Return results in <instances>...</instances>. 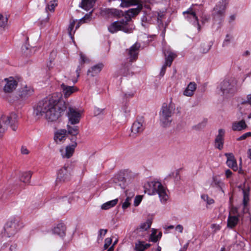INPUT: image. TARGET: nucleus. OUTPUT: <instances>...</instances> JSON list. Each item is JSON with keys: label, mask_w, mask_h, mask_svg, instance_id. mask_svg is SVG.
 Listing matches in <instances>:
<instances>
[{"label": "nucleus", "mask_w": 251, "mask_h": 251, "mask_svg": "<svg viewBox=\"0 0 251 251\" xmlns=\"http://www.w3.org/2000/svg\"><path fill=\"white\" fill-rule=\"evenodd\" d=\"M232 212L234 214H236L237 213V209L236 208H233Z\"/></svg>", "instance_id": "69168bd1"}, {"label": "nucleus", "mask_w": 251, "mask_h": 251, "mask_svg": "<svg viewBox=\"0 0 251 251\" xmlns=\"http://www.w3.org/2000/svg\"><path fill=\"white\" fill-rule=\"evenodd\" d=\"M102 111V110L99 109V108H96L95 109V115H99L100 114V113H101Z\"/></svg>", "instance_id": "4d7b16f0"}, {"label": "nucleus", "mask_w": 251, "mask_h": 251, "mask_svg": "<svg viewBox=\"0 0 251 251\" xmlns=\"http://www.w3.org/2000/svg\"><path fill=\"white\" fill-rule=\"evenodd\" d=\"M225 131L223 129H220L218 131V134L217 135L215 141H223L225 136Z\"/></svg>", "instance_id": "473e14b6"}, {"label": "nucleus", "mask_w": 251, "mask_h": 251, "mask_svg": "<svg viewBox=\"0 0 251 251\" xmlns=\"http://www.w3.org/2000/svg\"><path fill=\"white\" fill-rule=\"evenodd\" d=\"M150 246L149 244H144V242L139 241L135 244L136 251H144Z\"/></svg>", "instance_id": "c756f323"}, {"label": "nucleus", "mask_w": 251, "mask_h": 251, "mask_svg": "<svg viewBox=\"0 0 251 251\" xmlns=\"http://www.w3.org/2000/svg\"><path fill=\"white\" fill-rule=\"evenodd\" d=\"M227 3V0H221L213 8L212 16L214 23L221 24L224 21Z\"/></svg>", "instance_id": "423d86ee"}, {"label": "nucleus", "mask_w": 251, "mask_h": 251, "mask_svg": "<svg viewBox=\"0 0 251 251\" xmlns=\"http://www.w3.org/2000/svg\"><path fill=\"white\" fill-rule=\"evenodd\" d=\"M196 89V83L195 82H190L185 90L184 91L183 95L187 97H191L193 95Z\"/></svg>", "instance_id": "a878e982"}, {"label": "nucleus", "mask_w": 251, "mask_h": 251, "mask_svg": "<svg viewBox=\"0 0 251 251\" xmlns=\"http://www.w3.org/2000/svg\"><path fill=\"white\" fill-rule=\"evenodd\" d=\"M77 143L73 142L72 144L61 147L59 149V152L62 158L67 159L71 158L73 155Z\"/></svg>", "instance_id": "4468645a"}, {"label": "nucleus", "mask_w": 251, "mask_h": 251, "mask_svg": "<svg viewBox=\"0 0 251 251\" xmlns=\"http://www.w3.org/2000/svg\"><path fill=\"white\" fill-rule=\"evenodd\" d=\"M75 25V21L74 20L71 21L69 27H68V32L69 33V35L71 37L72 36V30L74 28V27Z\"/></svg>", "instance_id": "ea45409f"}, {"label": "nucleus", "mask_w": 251, "mask_h": 251, "mask_svg": "<svg viewBox=\"0 0 251 251\" xmlns=\"http://www.w3.org/2000/svg\"><path fill=\"white\" fill-rule=\"evenodd\" d=\"M214 146L215 148L221 150L223 148V142H215Z\"/></svg>", "instance_id": "de8ad7c7"}, {"label": "nucleus", "mask_w": 251, "mask_h": 251, "mask_svg": "<svg viewBox=\"0 0 251 251\" xmlns=\"http://www.w3.org/2000/svg\"><path fill=\"white\" fill-rule=\"evenodd\" d=\"M22 224L20 223L19 217H14L8 221L5 226L4 229L9 237L15 235L22 227Z\"/></svg>", "instance_id": "1a4fd4ad"}, {"label": "nucleus", "mask_w": 251, "mask_h": 251, "mask_svg": "<svg viewBox=\"0 0 251 251\" xmlns=\"http://www.w3.org/2000/svg\"><path fill=\"white\" fill-rule=\"evenodd\" d=\"M226 178H229L232 176V173L230 170H226L225 173Z\"/></svg>", "instance_id": "5fc2aeb1"}, {"label": "nucleus", "mask_w": 251, "mask_h": 251, "mask_svg": "<svg viewBox=\"0 0 251 251\" xmlns=\"http://www.w3.org/2000/svg\"><path fill=\"white\" fill-rule=\"evenodd\" d=\"M131 201V198L129 197L126 198L125 201L123 202L122 204V208L124 209L127 208L130 204V201Z\"/></svg>", "instance_id": "a19ab883"}, {"label": "nucleus", "mask_w": 251, "mask_h": 251, "mask_svg": "<svg viewBox=\"0 0 251 251\" xmlns=\"http://www.w3.org/2000/svg\"><path fill=\"white\" fill-rule=\"evenodd\" d=\"M247 126L244 120L234 122L232 124L231 128L233 131H241L246 129Z\"/></svg>", "instance_id": "b1692460"}, {"label": "nucleus", "mask_w": 251, "mask_h": 251, "mask_svg": "<svg viewBox=\"0 0 251 251\" xmlns=\"http://www.w3.org/2000/svg\"><path fill=\"white\" fill-rule=\"evenodd\" d=\"M198 9L195 8L194 5H192L186 11L183 12L185 18L190 23L196 26L198 31L201 30V26L199 23L198 18L197 16Z\"/></svg>", "instance_id": "9d476101"}, {"label": "nucleus", "mask_w": 251, "mask_h": 251, "mask_svg": "<svg viewBox=\"0 0 251 251\" xmlns=\"http://www.w3.org/2000/svg\"><path fill=\"white\" fill-rule=\"evenodd\" d=\"M164 54L165 56V63L162 67L160 75L161 76H163L166 72V67L170 66L172 63L176 56V55L174 52H172L169 49L167 50H164Z\"/></svg>", "instance_id": "f8f14e48"}, {"label": "nucleus", "mask_w": 251, "mask_h": 251, "mask_svg": "<svg viewBox=\"0 0 251 251\" xmlns=\"http://www.w3.org/2000/svg\"><path fill=\"white\" fill-rule=\"evenodd\" d=\"M18 116L17 115L12 112L9 115H2L0 117V137L7 130L9 126L12 129L15 131L17 128Z\"/></svg>", "instance_id": "7ed1b4c3"}, {"label": "nucleus", "mask_w": 251, "mask_h": 251, "mask_svg": "<svg viewBox=\"0 0 251 251\" xmlns=\"http://www.w3.org/2000/svg\"><path fill=\"white\" fill-rule=\"evenodd\" d=\"M68 133L67 134V131L65 129H59L57 130L54 135V139L55 141L57 140L61 141L62 140H66L69 134L71 135V138H69L71 140H76L77 139L76 135L78 134V126H71L70 125H67Z\"/></svg>", "instance_id": "39448f33"}, {"label": "nucleus", "mask_w": 251, "mask_h": 251, "mask_svg": "<svg viewBox=\"0 0 251 251\" xmlns=\"http://www.w3.org/2000/svg\"><path fill=\"white\" fill-rule=\"evenodd\" d=\"M67 109L68 124L75 125L79 123L81 117L79 111L70 105L68 102L54 96H50L40 101L34 108L33 113L38 118L45 115L48 121L54 122Z\"/></svg>", "instance_id": "f257e3e1"}, {"label": "nucleus", "mask_w": 251, "mask_h": 251, "mask_svg": "<svg viewBox=\"0 0 251 251\" xmlns=\"http://www.w3.org/2000/svg\"><path fill=\"white\" fill-rule=\"evenodd\" d=\"M176 230L178 231L180 233H182L183 230V227L181 225H178L176 227Z\"/></svg>", "instance_id": "864d4df0"}, {"label": "nucleus", "mask_w": 251, "mask_h": 251, "mask_svg": "<svg viewBox=\"0 0 251 251\" xmlns=\"http://www.w3.org/2000/svg\"><path fill=\"white\" fill-rule=\"evenodd\" d=\"M122 11L114 8H105L102 11L103 15L106 17H120Z\"/></svg>", "instance_id": "412c9836"}, {"label": "nucleus", "mask_w": 251, "mask_h": 251, "mask_svg": "<svg viewBox=\"0 0 251 251\" xmlns=\"http://www.w3.org/2000/svg\"><path fill=\"white\" fill-rule=\"evenodd\" d=\"M62 202H64L65 204H67L69 205L71 203L72 199L71 198H68L67 197H65L62 198Z\"/></svg>", "instance_id": "49530a36"}, {"label": "nucleus", "mask_w": 251, "mask_h": 251, "mask_svg": "<svg viewBox=\"0 0 251 251\" xmlns=\"http://www.w3.org/2000/svg\"><path fill=\"white\" fill-rule=\"evenodd\" d=\"M175 104L172 100L169 103L163 104L160 112V120L163 126H169L172 122L171 117L175 112Z\"/></svg>", "instance_id": "20e7f679"}, {"label": "nucleus", "mask_w": 251, "mask_h": 251, "mask_svg": "<svg viewBox=\"0 0 251 251\" xmlns=\"http://www.w3.org/2000/svg\"><path fill=\"white\" fill-rule=\"evenodd\" d=\"M104 65L102 63H99L91 67L87 71V75L94 76L100 73Z\"/></svg>", "instance_id": "4be33fe9"}, {"label": "nucleus", "mask_w": 251, "mask_h": 251, "mask_svg": "<svg viewBox=\"0 0 251 251\" xmlns=\"http://www.w3.org/2000/svg\"><path fill=\"white\" fill-rule=\"evenodd\" d=\"M96 0H82L79 6L85 10H89L94 5Z\"/></svg>", "instance_id": "bb28decb"}, {"label": "nucleus", "mask_w": 251, "mask_h": 251, "mask_svg": "<svg viewBox=\"0 0 251 251\" xmlns=\"http://www.w3.org/2000/svg\"><path fill=\"white\" fill-rule=\"evenodd\" d=\"M150 240L153 242H156L158 240L157 236L156 235V231L152 229V232L150 235Z\"/></svg>", "instance_id": "58836bf2"}, {"label": "nucleus", "mask_w": 251, "mask_h": 251, "mask_svg": "<svg viewBox=\"0 0 251 251\" xmlns=\"http://www.w3.org/2000/svg\"><path fill=\"white\" fill-rule=\"evenodd\" d=\"M34 93V90L30 86L25 85L21 86L18 91V95L22 100H25L31 97Z\"/></svg>", "instance_id": "ddd939ff"}, {"label": "nucleus", "mask_w": 251, "mask_h": 251, "mask_svg": "<svg viewBox=\"0 0 251 251\" xmlns=\"http://www.w3.org/2000/svg\"><path fill=\"white\" fill-rule=\"evenodd\" d=\"M230 22L233 21L235 19V16L234 15H231L229 17Z\"/></svg>", "instance_id": "052dcab7"}, {"label": "nucleus", "mask_w": 251, "mask_h": 251, "mask_svg": "<svg viewBox=\"0 0 251 251\" xmlns=\"http://www.w3.org/2000/svg\"><path fill=\"white\" fill-rule=\"evenodd\" d=\"M114 248V244H113L107 251H113Z\"/></svg>", "instance_id": "680f3d73"}, {"label": "nucleus", "mask_w": 251, "mask_h": 251, "mask_svg": "<svg viewBox=\"0 0 251 251\" xmlns=\"http://www.w3.org/2000/svg\"><path fill=\"white\" fill-rule=\"evenodd\" d=\"M152 221L148 219L145 222L141 223L136 229V232L139 236L145 237L148 233L147 230L151 227Z\"/></svg>", "instance_id": "f3484780"}, {"label": "nucleus", "mask_w": 251, "mask_h": 251, "mask_svg": "<svg viewBox=\"0 0 251 251\" xmlns=\"http://www.w3.org/2000/svg\"><path fill=\"white\" fill-rule=\"evenodd\" d=\"M206 123L205 122H202V123H200L198 125L199 128H201L202 127H204L205 126Z\"/></svg>", "instance_id": "13d9d810"}, {"label": "nucleus", "mask_w": 251, "mask_h": 251, "mask_svg": "<svg viewBox=\"0 0 251 251\" xmlns=\"http://www.w3.org/2000/svg\"><path fill=\"white\" fill-rule=\"evenodd\" d=\"M3 80L5 83L3 90L5 93H12L17 87V81L13 77L4 78Z\"/></svg>", "instance_id": "2eb2a0df"}, {"label": "nucleus", "mask_w": 251, "mask_h": 251, "mask_svg": "<svg viewBox=\"0 0 251 251\" xmlns=\"http://www.w3.org/2000/svg\"><path fill=\"white\" fill-rule=\"evenodd\" d=\"M157 237V238H158V240L160 239L161 236H162V233L161 232H159L157 235H156Z\"/></svg>", "instance_id": "338daca9"}, {"label": "nucleus", "mask_w": 251, "mask_h": 251, "mask_svg": "<svg viewBox=\"0 0 251 251\" xmlns=\"http://www.w3.org/2000/svg\"><path fill=\"white\" fill-rule=\"evenodd\" d=\"M145 192L149 195L158 194L162 203H165L169 199L167 189L159 181H151L144 185Z\"/></svg>", "instance_id": "f03ea898"}, {"label": "nucleus", "mask_w": 251, "mask_h": 251, "mask_svg": "<svg viewBox=\"0 0 251 251\" xmlns=\"http://www.w3.org/2000/svg\"><path fill=\"white\" fill-rule=\"evenodd\" d=\"M66 227L65 225L60 223L54 227L52 229V232L54 234H56L61 237H63L65 235Z\"/></svg>", "instance_id": "5701e85b"}, {"label": "nucleus", "mask_w": 251, "mask_h": 251, "mask_svg": "<svg viewBox=\"0 0 251 251\" xmlns=\"http://www.w3.org/2000/svg\"><path fill=\"white\" fill-rule=\"evenodd\" d=\"M112 240L111 238H107L105 239L103 249L106 250L112 243Z\"/></svg>", "instance_id": "4c0bfd02"}, {"label": "nucleus", "mask_w": 251, "mask_h": 251, "mask_svg": "<svg viewBox=\"0 0 251 251\" xmlns=\"http://www.w3.org/2000/svg\"><path fill=\"white\" fill-rule=\"evenodd\" d=\"M145 128V123L143 117L138 118L132 124L130 136L136 137L142 133Z\"/></svg>", "instance_id": "9b49d317"}, {"label": "nucleus", "mask_w": 251, "mask_h": 251, "mask_svg": "<svg viewBox=\"0 0 251 251\" xmlns=\"http://www.w3.org/2000/svg\"><path fill=\"white\" fill-rule=\"evenodd\" d=\"M107 232V229H101L99 231V238L104 236Z\"/></svg>", "instance_id": "09e8293b"}, {"label": "nucleus", "mask_w": 251, "mask_h": 251, "mask_svg": "<svg viewBox=\"0 0 251 251\" xmlns=\"http://www.w3.org/2000/svg\"><path fill=\"white\" fill-rule=\"evenodd\" d=\"M248 154L249 158L251 159V149H249Z\"/></svg>", "instance_id": "0e129e2a"}, {"label": "nucleus", "mask_w": 251, "mask_h": 251, "mask_svg": "<svg viewBox=\"0 0 251 251\" xmlns=\"http://www.w3.org/2000/svg\"><path fill=\"white\" fill-rule=\"evenodd\" d=\"M211 186L212 187L217 188L219 191H221L223 194H225L224 189L225 188V184L217 176H213Z\"/></svg>", "instance_id": "aec40b11"}, {"label": "nucleus", "mask_w": 251, "mask_h": 251, "mask_svg": "<svg viewBox=\"0 0 251 251\" xmlns=\"http://www.w3.org/2000/svg\"><path fill=\"white\" fill-rule=\"evenodd\" d=\"M32 176L31 172H24L21 174V180L24 183H28L29 182Z\"/></svg>", "instance_id": "7c9ffc66"}, {"label": "nucleus", "mask_w": 251, "mask_h": 251, "mask_svg": "<svg viewBox=\"0 0 251 251\" xmlns=\"http://www.w3.org/2000/svg\"><path fill=\"white\" fill-rule=\"evenodd\" d=\"M232 36H231L229 34H227L225 39L224 40V41L223 42V47L228 46V45L229 44L231 40L232 39Z\"/></svg>", "instance_id": "e433bc0d"}, {"label": "nucleus", "mask_w": 251, "mask_h": 251, "mask_svg": "<svg viewBox=\"0 0 251 251\" xmlns=\"http://www.w3.org/2000/svg\"><path fill=\"white\" fill-rule=\"evenodd\" d=\"M225 156L227 157L226 165L228 167L236 171L238 170V166L234 156L232 153H226Z\"/></svg>", "instance_id": "6ab92c4d"}, {"label": "nucleus", "mask_w": 251, "mask_h": 251, "mask_svg": "<svg viewBox=\"0 0 251 251\" xmlns=\"http://www.w3.org/2000/svg\"><path fill=\"white\" fill-rule=\"evenodd\" d=\"M118 201V200L117 199H116L113 200L107 201V202L103 203L101 205V208L102 209H104V210L108 209L114 206L117 203Z\"/></svg>", "instance_id": "c85d7f7f"}, {"label": "nucleus", "mask_w": 251, "mask_h": 251, "mask_svg": "<svg viewBox=\"0 0 251 251\" xmlns=\"http://www.w3.org/2000/svg\"><path fill=\"white\" fill-rule=\"evenodd\" d=\"M243 103H248L251 105V94L247 95V100L243 101Z\"/></svg>", "instance_id": "3c124183"}, {"label": "nucleus", "mask_w": 251, "mask_h": 251, "mask_svg": "<svg viewBox=\"0 0 251 251\" xmlns=\"http://www.w3.org/2000/svg\"><path fill=\"white\" fill-rule=\"evenodd\" d=\"M8 18L0 14V27L4 28L7 25Z\"/></svg>", "instance_id": "f704fd0d"}, {"label": "nucleus", "mask_w": 251, "mask_h": 251, "mask_svg": "<svg viewBox=\"0 0 251 251\" xmlns=\"http://www.w3.org/2000/svg\"><path fill=\"white\" fill-rule=\"evenodd\" d=\"M142 199V197L141 196H137L135 197L134 200V205L138 206L141 202Z\"/></svg>", "instance_id": "37998d69"}, {"label": "nucleus", "mask_w": 251, "mask_h": 251, "mask_svg": "<svg viewBox=\"0 0 251 251\" xmlns=\"http://www.w3.org/2000/svg\"><path fill=\"white\" fill-rule=\"evenodd\" d=\"M133 96L132 94H128L127 95L126 94H123L122 95V97L123 98H128V97H132Z\"/></svg>", "instance_id": "bf43d9fd"}, {"label": "nucleus", "mask_w": 251, "mask_h": 251, "mask_svg": "<svg viewBox=\"0 0 251 251\" xmlns=\"http://www.w3.org/2000/svg\"><path fill=\"white\" fill-rule=\"evenodd\" d=\"M81 67L80 66H78L77 69L76 70V77L75 79L72 78V81L74 83H75L77 81V78L79 76V73L81 70Z\"/></svg>", "instance_id": "79ce46f5"}, {"label": "nucleus", "mask_w": 251, "mask_h": 251, "mask_svg": "<svg viewBox=\"0 0 251 251\" xmlns=\"http://www.w3.org/2000/svg\"><path fill=\"white\" fill-rule=\"evenodd\" d=\"M239 222V217L237 215H231L230 213L227 219V227H234Z\"/></svg>", "instance_id": "cd10ccee"}, {"label": "nucleus", "mask_w": 251, "mask_h": 251, "mask_svg": "<svg viewBox=\"0 0 251 251\" xmlns=\"http://www.w3.org/2000/svg\"><path fill=\"white\" fill-rule=\"evenodd\" d=\"M80 64L85 63L88 61V59L85 56L84 54L82 53L80 54Z\"/></svg>", "instance_id": "c03bdc74"}, {"label": "nucleus", "mask_w": 251, "mask_h": 251, "mask_svg": "<svg viewBox=\"0 0 251 251\" xmlns=\"http://www.w3.org/2000/svg\"><path fill=\"white\" fill-rule=\"evenodd\" d=\"M164 14L163 13H158L156 11H151L149 13L144 15L142 19V25L143 26H145L146 23L150 24H154L157 22L159 27L163 26L162 19L164 17Z\"/></svg>", "instance_id": "0eeeda50"}, {"label": "nucleus", "mask_w": 251, "mask_h": 251, "mask_svg": "<svg viewBox=\"0 0 251 251\" xmlns=\"http://www.w3.org/2000/svg\"><path fill=\"white\" fill-rule=\"evenodd\" d=\"M140 48V44L136 43L128 50H126L127 54L130 61L132 62L137 59Z\"/></svg>", "instance_id": "dca6fc26"}, {"label": "nucleus", "mask_w": 251, "mask_h": 251, "mask_svg": "<svg viewBox=\"0 0 251 251\" xmlns=\"http://www.w3.org/2000/svg\"><path fill=\"white\" fill-rule=\"evenodd\" d=\"M61 87L66 98L69 97L72 93L77 91L76 87L67 86L64 83L61 85Z\"/></svg>", "instance_id": "393cba45"}, {"label": "nucleus", "mask_w": 251, "mask_h": 251, "mask_svg": "<svg viewBox=\"0 0 251 251\" xmlns=\"http://www.w3.org/2000/svg\"><path fill=\"white\" fill-rule=\"evenodd\" d=\"M236 81L233 79H226L219 85L218 88L220 90L223 96H228L232 95L236 91Z\"/></svg>", "instance_id": "6e6552de"}, {"label": "nucleus", "mask_w": 251, "mask_h": 251, "mask_svg": "<svg viewBox=\"0 0 251 251\" xmlns=\"http://www.w3.org/2000/svg\"><path fill=\"white\" fill-rule=\"evenodd\" d=\"M67 169L68 167L64 166L58 171L56 178L57 182H64L69 179L70 175Z\"/></svg>", "instance_id": "a211bd4d"}, {"label": "nucleus", "mask_w": 251, "mask_h": 251, "mask_svg": "<svg viewBox=\"0 0 251 251\" xmlns=\"http://www.w3.org/2000/svg\"><path fill=\"white\" fill-rule=\"evenodd\" d=\"M57 6V3L55 0L50 1L46 7V10L50 11H54L55 7Z\"/></svg>", "instance_id": "c9c22d12"}, {"label": "nucleus", "mask_w": 251, "mask_h": 251, "mask_svg": "<svg viewBox=\"0 0 251 251\" xmlns=\"http://www.w3.org/2000/svg\"><path fill=\"white\" fill-rule=\"evenodd\" d=\"M84 20L83 19H81L80 22H79L77 25H76V27H75V28L77 29L78 28H79V26H80V24L82 22V21H84Z\"/></svg>", "instance_id": "e2e57ef3"}, {"label": "nucleus", "mask_w": 251, "mask_h": 251, "mask_svg": "<svg viewBox=\"0 0 251 251\" xmlns=\"http://www.w3.org/2000/svg\"><path fill=\"white\" fill-rule=\"evenodd\" d=\"M210 47H211V46H207V48H205V49H203V50H202L201 48V51L202 52V53H205L206 52H207L210 49Z\"/></svg>", "instance_id": "6e6d98bb"}, {"label": "nucleus", "mask_w": 251, "mask_h": 251, "mask_svg": "<svg viewBox=\"0 0 251 251\" xmlns=\"http://www.w3.org/2000/svg\"><path fill=\"white\" fill-rule=\"evenodd\" d=\"M211 228L214 229V232H216L220 229V226L219 225L212 224L211 226Z\"/></svg>", "instance_id": "8fccbe9b"}, {"label": "nucleus", "mask_w": 251, "mask_h": 251, "mask_svg": "<svg viewBox=\"0 0 251 251\" xmlns=\"http://www.w3.org/2000/svg\"><path fill=\"white\" fill-rule=\"evenodd\" d=\"M188 247V243L184 245V246H183L184 250H186Z\"/></svg>", "instance_id": "774afa93"}, {"label": "nucleus", "mask_w": 251, "mask_h": 251, "mask_svg": "<svg viewBox=\"0 0 251 251\" xmlns=\"http://www.w3.org/2000/svg\"><path fill=\"white\" fill-rule=\"evenodd\" d=\"M21 152L24 154H27L29 151L25 147L22 146L21 148Z\"/></svg>", "instance_id": "603ef678"}, {"label": "nucleus", "mask_w": 251, "mask_h": 251, "mask_svg": "<svg viewBox=\"0 0 251 251\" xmlns=\"http://www.w3.org/2000/svg\"><path fill=\"white\" fill-rule=\"evenodd\" d=\"M249 201V198L248 195L244 191V198L243 201L244 205V209L243 210L244 213H246L248 211V209L246 208V206L247 205Z\"/></svg>", "instance_id": "72a5a7b5"}, {"label": "nucleus", "mask_w": 251, "mask_h": 251, "mask_svg": "<svg viewBox=\"0 0 251 251\" xmlns=\"http://www.w3.org/2000/svg\"><path fill=\"white\" fill-rule=\"evenodd\" d=\"M251 136V132H247L242 136H241L240 137H239L237 140H245L247 137Z\"/></svg>", "instance_id": "a18cd8bd"}, {"label": "nucleus", "mask_w": 251, "mask_h": 251, "mask_svg": "<svg viewBox=\"0 0 251 251\" xmlns=\"http://www.w3.org/2000/svg\"><path fill=\"white\" fill-rule=\"evenodd\" d=\"M201 199L205 202H206L207 206L211 205L214 202V201L213 199L210 198L206 194H203L201 196Z\"/></svg>", "instance_id": "2f4dec72"}]
</instances>
